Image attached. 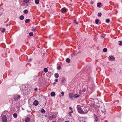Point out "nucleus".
I'll use <instances>...</instances> for the list:
<instances>
[{"label": "nucleus", "mask_w": 122, "mask_h": 122, "mask_svg": "<svg viewBox=\"0 0 122 122\" xmlns=\"http://www.w3.org/2000/svg\"><path fill=\"white\" fill-rule=\"evenodd\" d=\"M9 112L7 111L3 112L1 117V121L3 122H7V119L5 116L6 114H8Z\"/></svg>", "instance_id": "nucleus-1"}, {"label": "nucleus", "mask_w": 122, "mask_h": 122, "mask_svg": "<svg viewBox=\"0 0 122 122\" xmlns=\"http://www.w3.org/2000/svg\"><path fill=\"white\" fill-rule=\"evenodd\" d=\"M82 114H85L87 113L89 110L87 107H82Z\"/></svg>", "instance_id": "nucleus-2"}, {"label": "nucleus", "mask_w": 122, "mask_h": 122, "mask_svg": "<svg viewBox=\"0 0 122 122\" xmlns=\"http://www.w3.org/2000/svg\"><path fill=\"white\" fill-rule=\"evenodd\" d=\"M82 107H81L80 105H77V109L78 112L81 113L82 114Z\"/></svg>", "instance_id": "nucleus-3"}, {"label": "nucleus", "mask_w": 122, "mask_h": 122, "mask_svg": "<svg viewBox=\"0 0 122 122\" xmlns=\"http://www.w3.org/2000/svg\"><path fill=\"white\" fill-rule=\"evenodd\" d=\"M67 11V10L65 7L62 8L61 10V12L62 13L66 12Z\"/></svg>", "instance_id": "nucleus-4"}, {"label": "nucleus", "mask_w": 122, "mask_h": 122, "mask_svg": "<svg viewBox=\"0 0 122 122\" xmlns=\"http://www.w3.org/2000/svg\"><path fill=\"white\" fill-rule=\"evenodd\" d=\"M108 59L109 60L112 61H114L115 59L114 57L112 56H110L108 57Z\"/></svg>", "instance_id": "nucleus-5"}, {"label": "nucleus", "mask_w": 122, "mask_h": 122, "mask_svg": "<svg viewBox=\"0 0 122 122\" xmlns=\"http://www.w3.org/2000/svg\"><path fill=\"white\" fill-rule=\"evenodd\" d=\"M39 104V102L37 100H35L33 103L34 105L35 106H37Z\"/></svg>", "instance_id": "nucleus-6"}, {"label": "nucleus", "mask_w": 122, "mask_h": 122, "mask_svg": "<svg viewBox=\"0 0 122 122\" xmlns=\"http://www.w3.org/2000/svg\"><path fill=\"white\" fill-rule=\"evenodd\" d=\"M11 119V116L10 115L8 117V119L7 120V122H10Z\"/></svg>", "instance_id": "nucleus-7"}, {"label": "nucleus", "mask_w": 122, "mask_h": 122, "mask_svg": "<svg viewBox=\"0 0 122 122\" xmlns=\"http://www.w3.org/2000/svg\"><path fill=\"white\" fill-rule=\"evenodd\" d=\"M30 118L28 117H26L25 120V122H29V121L30 120Z\"/></svg>", "instance_id": "nucleus-8"}, {"label": "nucleus", "mask_w": 122, "mask_h": 122, "mask_svg": "<svg viewBox=\"0 0 122 122\" xmlns=\"http://www.w3.org/2000/svg\"><path fill=\"white\" fill-rule=\"evenodd\" d=\"M0 30L2 32H4L5 31V28H1Z\"/></svg>", "instance_id": "nucleus-9"}, {"label": "nucleus", "mask_w": 122, "mask_h": 122, "mask_svg": "<svg viewBox=\"0 0 122 122\" xmlns=\"http://www.w3.org/2000/svg\"><path fill=\"white\" fill-rule=\"evenodd\" d=\"M54 76L56 78H58L59 77V75L58 73H56L54 74Z\"/></svg>", "instance_id": "nucleus-10"}, {"label": "nucleus", "mask_w": 122, "mask_h": 122, "mask_svg": "<svg viewBox=\"0 0 122 122\" xmlns=\"http://www.w3.org/2000/svg\"><path fill=\"white\" fill-rule=\"evenodd\" d=\"M51 96L52 97L55 96V92H51Z\"/></svg>", "instance_id": "nucleus-11"}, {"label": "nucleus", "mask_w": 122, "mask_h": 122, "mask_svg": "<svg viewBox=\"0 0 122 122\" xmlns=\"http://www.w3.org/2000/svg\"><path fill=\"white\" fill-rule=\"evenodd\" d=\"M19 18L21 20H23L24 19V16L23 15H21L20 16Z\"/></svg>", "instance_id": "nucleus-12"}, {"label": "nucleus", "mask_w": 122, "mask_h": 122, "mask_svg": "<svg viewBox=\"0 0 122 122\" xmlns=\"http://www.w3.org/2000/svg\"><path fill=\"white\" fill-rule=\"evenodd\" d=\"M102 3L101 2L98 3L97 4V6L99 7H100V5H101Z\"/></svg>", "instance_id": "nucleus-13"}, {"label": "nucleus", "mask_w": 122, "mask_h": 122, "mask_svg": "<svg viewBox=\"0 0 122 122\" xmlns=\"http://www.w3.org/2000/svg\"><path fill=\"white\" fill-rule=\"evenodd\" d=\"M39 0H35V3L36 4H38L39 3Z\"/></svg>", "instance_id": "nucleus-14"}, {"label": "nucleus", "mask_w": 122, "mask_h": 122, "mask_svg": "<svg viewBox=\"0 0 122 122\" xmlns=\"http://www.w3.org/2000/svg\"><path fill=\"white\" fill-rule=\"evenodd\" d=\"M30 19H27L25 20V22L26 23H28L30 21Z\"/></svg>", "instance_id": "nucleus-15"}, {"label": "nucleus", "mask_w": 122, "mask_h": 122, "mask_svg": "<svg viewBox=\"0 0 122 122\" xmlns=\"http://www.w3.org/2000/svg\"><path fill=\"white\" fill-rule=\"evenodd\" d=\"M44 72L45 73H47L48 71V69L47 68H45L44 69Z\"/></svg>", "instance_id": "nucleus-16"}, {"label": "nucleus", "mask_w": 122, "mask_h": 122, "mask_svg": "<svg viewBox=\"0 0 122 122\" xmlns=\"http://www.w3.org/2000/svg\"><path fill=\"white\" fill-rule=\"evenodd\" d=\"M17 114L16 113H14L13 116L15 118H16L17 117Z\"/></svg>", "instance_id": "nucleus-17"}, {"label": "nucleus", "mask_w": 122, "mask_h": 122, "mask_svg": "<svg viewBox=\"0 0 122 122\" xmlns=\"http://www.w3.org/2000/svg\"><path fill=\"white\" fill-rule=\"evenodd\" d=\"M66 61L67 63H69L70 61V60L69 58H67L66 59Z\"/></svg>", "instance_id": "nucleus-18"}, {"label": "nucleus", "mask_w": 122, "mask_h": 122, "mask_svg": "<svg viewBox=\"0 0 122 122\" xmlns=\"http://www.w3.org/2000/svg\"><path fill=\"white\" fill-rule=\"evenodd\" d=\"M28 10H25L24 11V13L25 14H27L28 13Z\"/></svg>", "instance_id": "nucleus-19"}, {"label": "nucleus", "mask_w": 122, "mask_h": 122, "mask_svg": "<svg viewBox=\"0 0 122 122\" xmlns=\"http://www.w3.org/2000/svg\"><path fill=\"white\" fill-rule=\"evenodd\" d=\"M107 49L106 48H104L103 49V51L105 52H107Z\"/></svg>", "instance_id": "nucleus-20"}, {"label": "nucleus", "mask_w": 122, "mask_h": 122, "mask_svg": "<svg viewBox=\"0 0 122 122\" xmlns=\"http://www.w3.org/2000/svg\"><path fill=\"white\" fill-rule=\"evenodd\" d=\"M41 113H45L46 112V111L44 109H42L41 110Z\"/></svg>", "instance_id": "nucleus-21"}, {"label": "nucleus", "mask_w": 122, "mask_h": 122, "mask_svg": "<svg viewBox=\"0 0 122 122\" xmlns=\"http://www.w3.org/2000/svg\"><path fill=\"white\" fill-rule=\"evenodd\" d=\"M33 32H30L29 33V36H33Z\"/></svg>", "instance_id": "nucleus-22"}, {"label": "nucleus", "mask_w": 122, "mask_h": 122, "mask_svg": "<svg viewBox=\"0 0 122 122\" xmlns=\"http://www.w3.org/2000/svg\"><path fill=\"white\" fill-rule=\"evenodd\" d=\"M69 96L70 97L71 99H72V98L73 97L72 95V94L71 93H70L69 94Z\"/></svg>", "instance_id": "nucleus-23"}, {"label": "nucleus", "mask_w": 122, "mask_h": 122, "mask_svg": "<svg viewBox=\"0 0 122 122\" xmlns=\"http://www.w3.org/2000/svg\"><path fill=\"white\" fill-rule=\"evenodd\" d=\"M24 2L26 3H28L29 1V0H24Z\"/></svg>", "instance_id": "nucleus-24"}, {"label": "nucleus", "mask_w": 122, "mask_h": 122, "mask_svg": "<svg viewBox=\"0 0 122 122\" xmlns=\"http://www.w3.org/2000/svg\"><path fill=\"white\" fill-rule=\"evenodd\" d=\"M99 20L98 19H96L95 20V23L96 24H97L99 22Z\"/></svg>", "instance_id": "nucleus-25"}, {"label": "nucleus", "mask_w": 122, "mask_h": 122, "mask_svg": "<svg viewBox=\"0 0 122 122\" xmlns=\"http://www.w3.org/2000/svg\"><path fill=\"white\" fill-rule=\"evenodd\" d=\"M118 44L120 45H122V41H120L119 42Z\"/></svg>", "instance_id": "nucleus-26"}, {"label": "nucleus", "mask_w": 122, "mask_h": 122, "mask_svg": "<svg viewBox=\"0 0 122 122\" xmlns=\"http://www.w3.org/2000/svg\"><path fill=\"white\" fill-rule=\"evenodd\" d=\"M56 115H52V118H55L56 117Z\"/></svg>", "instance_id": "nucleus-27"}, {"label": "nucleus", "mask_w": 122, "mask_h": 122, "mask_svg": "<svg viewBox=\"0 0 122 122\" xmlns=\"http://www.w3.org/2000/svg\"><path fill=\"white\" fill-rule=\"evenodd\" d=\"M102 14L101 13H99L98 14V16L99 17H101L102 15Z\"/></svg>", "instance_id": "nucleus-28"}, {"label": "nucleus", "mask_w": 122, "mask_h": 122, "mask_svg": "<svg viewBox=\"0 0 122 122\" xmlns=\"http://www.w3.org/2000/svg\"><path fill=\"white\" fill-rule=\"evenodd\" d=\"M110 20L109 19H107L106 20V22L107 23H108L110 22Z\"/></svg>", "instance_id": "nucleus-29"}, {"label": "nucleus", "mask_w": 122, "mask_h": 122, "mask_svg": "<svg viewBox=\"0 0 122 122\" xmlns=\"http://www.w3.org/2000/svg\"><path fill=\"white\" fill-rule=\"evenodd\" d=\"M75 97V98H76L79 97V95H78L77 94H76L74 95Z\"/></svg>", "instance_id": "nucleus-30"}, {"label": "nucleus", "mask_w": 122, "mask_h": 122, "mask_svg": "<svg viewBox=\"0 0 122 122\" xmlns=\"http://www.w3.org/2000/svg\"><path fill=\"white\" fill-rule=\"evenodd\" d=\"M74 23H75L76 24H78V23L76 21V20H75L74 21Z\"/></svg>", "instance_id": "nucleus-31"}, {"label": "nucleus", "mask_w": 122, "mask_h": 122, "mask_svg": "<svg viewBox=\"0 0 122 122\" xmlns=\"http://www.w3.org/2000/svg\"><path fill=\"white\" fill-rule=\"evenodd\" d=\"M61 66H58L57 67V69L58 70H60L61 69Z\"/></svg>", "instance_id": "nucleus-32"}, {"label": "nucleus", "mask_w": 122, "mask_h": 122, "mask_svg": "<svg viewBox=\"0 0 122 122\" xmlns=\"http://www.w3.org/2000/svg\"><path fill=\"white\" fill-rule=\"evenodd\" d=\"M32 30L33 31H36V29L35 28H33Z\"/></svg>", "instance_id": "nucleus-33"}, {"label": "nucleus", "mask_w": 122, "mask_h": 122, "mask_svg": "<svg viewBox=\"0 0 122 122\" xmlns=\"http://www.w3.org/2000/svg\"><path fill=\"white\" fill-rule=\"evenodd\" d=\"M61 94L62 95V97L63 96L64 94V92H62L61 93Z\"/></svg>", "instance_id": "nucleus-34"}, {"label": "nucleus", "mask_w": 122, "mask_h": 122, "mask_svg": "<svg viewBox=\"0 0 122 122\" xmlns=\"http://www.w3.org/2000/svg\"><path fill=\"white\" fill-rule=\"evenodd\" d=\"M1 10L0 9V15H1L2 13V12H1Z\"/></svg>", "instance_id": "nucleus-35"}, {"label": "nucleus", "mask_w": 122, "mask_h": 122, "mask_svg": "<svg viewBox=\"0 0 122 122\" xmlns=\"http://www.w3.org/2000/svg\"><path fill=\"white\" fill-rule=\"evenodd\" d=\"M55 81L56 82H58V79H55Z\"/></svg>", "instance_id": "nucleus-36"}, {"label": "nucleus", "mask_w": 122, "mask_h": 122, "mask_svg": "<svg viewBox=\"0 0 122 122\" xmlns=\"http://www.w3.org/2000/svg\"><path fill=\"white\" fill-rule=\"evenodd\" d=\"M20 96L19 95H18L17 96V98L18 99H19V98H20Z\"/></svg>", "instance_id": "nucleus-37"}, {"label": "nucleus", "mask_w": 122, "mask_h": 122, "mask_svg": "<svg viewBox=\"0 0 122 122\" xmlns=\"http://www.w3.org/2000/svg\"><path fill=\"white\" fill-rule=\"evenodd\" d=\"M95 120L96 121H98V119L97 117H96L95 118Z\"/></svg>", "instance_id": "nucleus-38"}, {"label": "nucleus", "mask_w": 122, "mask_h": 122, "mask_svg": "<svg viewBox=\"0 0 122 122\" xmlns=\"http://www.w3.org/2000/svg\"><path fill=\"white\" fill-rule=\"evenodd\" d=\"M69 114L70 115V116H71V112H69Z\"/></svg>", "instance_id": "nucleus-39"}, {"label": "nucleus", "mask_w": 122, "mask_h": 122, "mask_svg": "<svg viewBox=\"0 0 122 122\" xmlns=\"http://www.w3.org/2000/svg\"><path fill=\"white\" fill-rule=\"evenodd\" d=\"M34 90L35 91H37V88H36Z\"/></svg>", "instance_id": "nucleus-40"}, {"label": "nucleus", "mask_w": 122, "mask_h": 122, "mask_svg": "<svg viewBox=\"0 0 122 122\" xmlns=\"http://www.w3.org/2000/svg\"><path fill=\"white\" fill-rule=\"evenodd\" d=\"M31 61V59H29V60H28V62H30V61Z\"/></svg>", "instance_id": "nucleus-41"}, {"label": "nucleus", "mask_w": 122, "mask_h": 122, "mask_svg": "<svg viewBox=\"0 0 122 122\" xmlns=\"http://www.w3.org/2000/svg\"><path fill=\"white\" fill-rule=\"evenodd\" d=\"M81 92H82L81 91V90H80L79 91L80 93H81Z\"/></svg>", "instance_id": "nucleus-42"}, {"label": "nucleus", "mask_w": 122, "mask_h": 122, "mask_svg": "<svg viewBox=\"0 0 122 122\" xmlns=\"http://www.w3.org/2000/svg\"><path fill=\"white\" fill-rule=\"evenodd\" d=\"M72 108L71 107H70L69 108V109L70 110H71L72 109Z\"/></svg>", "instance_id": "nucleus-43"}, {"label": "nucleus", "mask_w": 122, "mask_h": 122, "mask_svg": "<svg viewBox=\"0 0 122 122\" xmlns=\"http://www.w3.org/2000/svg\"><path fill=\"white\" fill-rule=\"evenodd\" d=\"M71 113H72L73 112V111L72 110H71V112H70Z\"/></svg>", "instance_id": "nucleus-44"}, {"label": "nucleus", "mask_w": 122, "mask_h": 122, "mask_svg": "<svg viewBox=\"0 0 122 122\" xmlns=\"http://www.w3.org/2000/svg\"><path fill=\"white\" fill-rule=\"evenodd\" d=\"M93 2H91V4H93Z\"/></svg>", "instance_id": "nucleus-45"}, {"label": "nucleus", "mask_w": 122, "mask_h": 122, "mask_svg": "<svg viewBox=\"0 0 122 122\" xmlns=\"http://www.w3.org/2000/svg\"><path fill=\"white\" fill-rule=\"evenodd\" d=\"M65 122H69L68 121H66Z\"/></svg>", "instance_id": "nucleus-46"}, {"label": "nucleus", "mask_w": 122, "mask_h": 122, "mask_svg": "<svg viewBox=\"0 0 122 122\" xmlns=\"http://www.w3.org/2000/svg\"><path fill=\"white\" fill-rule=\"evenodd\" d=\"M105 122H108L107 121V120H105Z\"/></svg>", "instance_id": "nucleus-47"}, {"label": "nucleus", "mask_w": 122, "mask_h": 122, "mask_svg": "<svg viewBox=\"0 0 122 122\" xmlns=\"http://www.w3.org/2000/svg\"><path fill=\"white\" fill-rule=\"evenodd\" d=\"M52 117L51 116H50V118H52Z\"/></svg>", "instance_id": "nucleus-48"}, {"label": "nucleus", "mask_w": 122, "mask_h": 122, "mask_svg": "<svg viewBox=\"0 0 122 122\" xmlns=\"http://www.w3.org/2000/svg\"><path fill=\"white\" fill-rule=\"evenodd\" d=\"M101 36L102 37H103V36H102H102Z\"/></svg>", "instance_id": "nucleus-49"}, {"label": "nucleus", "mask_w": 122, "mask_h": 122, "mask_svg": "<svg viewBox=\"0 0 122 122\" xmlns=\"http://www.w3.org/2000/svg\"><path fill=\"white\" fill-rule=\"evenodd\" d=\"M54 84H56V83L55 82H54Z\"/></svg>", "instance_id": "nucleus-50"}, {"label": "nucleus", "mask_w": 122, "mask_h": 122, "mask_svg": "<svg viewBox=\"0 0 122 122\" xmlns=\"http://www.w3.org/2000/svg\"><path fill=\"white\" fill-rule=\"evenodd\" d=\"M60 96L61 97V96L60 95Z\"/></svg>", "instance_id": "nucleus-51"}]
</instances>
